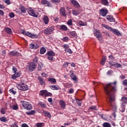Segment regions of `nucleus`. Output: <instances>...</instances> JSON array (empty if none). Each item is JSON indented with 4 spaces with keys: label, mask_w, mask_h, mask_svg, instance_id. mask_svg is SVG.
<instances>
[{
    "label": "nucleus",
    "mask_w": 127,
    "mask_h": 127,
    "mask_svg": "<svg viewBox=\"0 0 127 127\" xmlns=\"http://www.w3.org/2000/svg\"><path fill=\"white\" fill-rule=\"evenodd\" d=\"M116 84L117 82L115 81L113 83H109L106 84L104 86V93H105L107 97H106V99L109 100L107 102L110 103V105H111V107L114 111H116L117 107L116 105H113L112 102H114L115 99V95L114 94L116 93Z\"/></svg>",
    "instance_id": "1"
},
{
    "label": "nucleus",
    "mask_w": 127,
    "mask_h": 127,
    "mask_svg": "<svg viewBox=\"0 0 127 127\" xmlns=\"http://www.w3.org/2000/svg\"><path fill=\"white\" fill-rule=\"evenodd\" d=\"M54 30H55V26H51L45 29L44 31V34H45V35L49 36L52 34Z\"/></svg>",
    "instance_id": "2"
},
{
    "label": "nucleus",
    "mask_w": 127,
    "mask_h": 127,
    "mask_svg": "<svg viewBox=\"0 0 127 127\" xmlns=\"http://www.w3.org/2000/svg\"><path fill=\"white\" fill-rule=\"evenodd\" d=\"M22 107H23L24 109L30 110L32 109V106L31 103L30 102H28L25 101H21Z\"/></svg>",
    "instance_id": "3"
},
{
    "label": "nucleus",
    "mask_w": 127,
    "mask_h": 127,
    "mask_svg": "<svg viewBox=\"0 0 127 127\" xmlns=\"http://www.w3.org/2000/svg\"><path fill=\"white\" fill-rule=\"evenodd\" d=\"M16 88H17L18 89L21 90L22 91H25L26 90H28L29 89L28 85H25L24 83L23 84L16 83Z\"/></svg>",
    "instance_id": "4"
},
{
    "label": "nucleus",
    "mask_w": 127,
    "mask_h": 127,
    "mask_svg": "<svg viewBox=\"0 0 127 127\" xmlns=\"http://www.w3.org/2000/svg\"><path fill=\"white\" fill-rule=\"evenodd\" d=\"M37 64H35L34 62L29 63V65L27 66L26 68L28 69L29 71L32 72L35 70L36 66H37Z\"/></svg>",
    "instance_id": "5"
},
{
    "label": "nucleus",
    "mask_w": 127,
    "mask_h": 127,
    "mask_svg": "<svg viewBox=\"0 0 127 127\" xmlns=\"http://www.w3.org/2000/svg\"><path fill=\"white\" fill-rule=\"evenodd\" d=\"M39 95L46 98L47 97H52V93L49 92L46 90H41L39 93Z\"/></svg>",
    "instance_id": "6"
},
{
    "label": "nucleus",
    "mask_w": 127,
    "mask_h": 127,
    "mask_svg": "<svg viewBox=\"0 0 127 127\" xmlns=\"http://www.w3.org/2000/svg\"><path fill=\"white\" fill-rule=\"evenodd\" d=\"M46 55L47 56V59L49 61H54V57L56 56V53L53 51H48Z\"/></svg>",
    "instance_id": "7"
},
{
    "label": "nucleus",
    "mask_w": 127,
    "mask_h": 127,
    "mask_svg": "<svg viewBox=\"0 0 127 127\" xmlns=\"http://www.w3.org/2000/svg\"><path fill=\"white\" fill-rule=\"evenodd\" d=\"M22 34H23L24 35H26L27 37H30V38H38V36L36 34H32L31 33H30L29 32H25L24 31H23L22 32Z\"/></svg>",
    "instance_id": "8"
},
{
    "label": "nucleus",
    "mask_w": 127,
    "mask_h": 127,
    "mask_svg": "<svg viewBox=\"0 0 127 127\" xmlns=\"http://www.w3.org/2000/svg\"><path fill=\"white\" fill-rule=\"evenodd\" d=\"M108 14V10L105 7L102 8L100 9V14L102 15V16L105 17L107 14Z\"/></svg>",
    "instance_id": "9"
},
{
    "label": "nucleus",
    "mask_w": 127,
    "mask_h": 127,
    "mask_svg": "<svg viewBox=\"0 0 127 127\" xmlns=\"http://www.w3.org/2000/svg\"><path fill=\"white\" fill-rule=\"evenodd\" d=\"M19 53L15 50H13L8 53L9 56L11 57H19Z\"/></svg>",
    "instance_id": "10"
},
{
    "label": "nucleus",
    "mask_w": 127,
    "mask_h": 127,
    "mask_svg": "<svg viewBox=\"0 0 127 127\" xmlns=\"http://www.w3.org/2000/svg\"><path fill=\"white\" fill-rule=\"evenodd\" d=\"M27 12H28L29 15L32 16H34L35 18L38 17V15L35 14L34 10H33V9H32V8H29L28 11H27Z\"/></svg>",
    "instance_id": "11"
},
{
    "label": "nucleus",
    "mask_w": 127,
    "mask_h": 127,
    "mask_svg": "<svg viewBox=\"0 0 127 127\" xmlns=\"http://www.w3.org/2000/svg\"><path fill=\"white\" fill-rule=\"evenodd\" d=\"M41 3L44 5H47V7H52V4L50 1H47V0H42Z\"/></svg>",
    "instance_id": "12"
},
{
    "label": "nucleus",
    "mask_w": 127,
    "mask_h": 127,
    "mask_svg": "<svg viewBox=\"0 0 127 127\" xmlns=\"http://www.w3.org/2000/svg\"><path fill=\"white\" fill-rule=\"evenodd\" d=\"M14 74H12V76L11 77V78L12 79H16L17 78H19L21 76V73L20 71H18L17 72H14Z\"/></svg>",
    "instance_id": "13"
},
{
    "label": "nucleus",
    "mask_w": 127,
    "mask_h": 127,
    "mask_svg": "<svg viewBox=\"0 0 127 127\" xmlns=\"http://www.w3.org/2000/svg\"><path fill=\"white\" fill-rule=\"evenodd\" d=\"M70 3L73 5L76 8H79L80 7V5L79 2L75 0H70Z\"/></svg>",
    "instance_id": "14"
},
{
    "label": "nucleus",
    "mask_w": 127,
    "mask_h": 127,
    "mask_svg": "<svg viewBox=\"0 0 127 127\" xmlns=\"http://www.w3.org/2000/svg\"><path fill=\"white\" fill-rule=\"evenodd\" d=\"M110 31H111V32H112L115 35H117L118 36H121L122 35L121 33H120V32L119 31V30H117V29H113L110 30Z\"/></svg>",
    "instance_id": "15"
},
{
    "label": "nucleus",
    "mask_w": 127,
    "mask_h": 127,
    "mask_svg": "<svg viewBox=\"0 0 127 127\" xmlns=\"http://www.w3.org/2000/svg\"><path fill=\"white\" fill-rule=\"evenodd\" d=\"M94 36L95 37H96L97 38H98L99 41H102V34L101 33H100L99 32H96L95 33H94Z\"/></svg>",
    "instance_id": "16"
},
{
    "label": "nucleus",
    "mask_w": 127,
    "mask_h": 127,
    "mask_svg": "<svg viewBox=\"0 0 127 127\" xmlns=\"http://www.w3.org/2000/svg\"><path fill=\"white\" fill-rule=\"evenodd\" d=\"M39 45H38L37 44H30V48L31 49H33V50H36L37 49H39Z\"/></svg>",
    "instance_id": "17"
},
{
    "label": "nucleus",
    "mask_w": 127,
    "mask_h": 127,
    "mask_svg": "<svg viewBox=\"0 0 127 127\" xmlns=\"http://www.w3.org/2000/svg\"><path fill=\"white\" fill-rule=\"evenodd\" d=\"M60 14L64 17H66L67 16V14L66 13V10H65L64 8L61 7V9L60 10Z\"/></svg>",
    "instance_id": "18"
},
{
    "label": "nucleus",
    "mask_w": 127,
    "mask_h": 127,
    "mask_svg": "<svg viewBox=\"0 0 127 127\" xmlns=\"http://www.w3.org/2000/svg\"><path fill=\"white\" fill-rule=\"evenodd\" d=\"M70 77L71 79L75 82V83H77L78 78L74 73H71V74H70Z\"/></svg>",
    "instance_id": "19"
},
{
    "label": "nucleus",
    "mask_w": 127,
    "mask_h": 127,
    "mask_svg": "<svg viewBox=\"0 0 127 127\" xmlns=\"http://www.w3.org/2000/svg\"><path fill=\"white\" fill-rule=\"evenodd\" d=\"M106 19L109 20V22H115V18L112 15H107L106 16Z\"/></svg>",
    "instance_id": "20"
},
{
    "label": "nucleus",
    "mask_w": 127,
    "mask_h": 127,
    "mask_svg": "<svg viewBox=\"0 0 127 127\" xmlns=\"http://www.w3.org/2000/svg\"><path fill=\"white\" fill-rule=\"evenodd\" d=\"M43 21L45 24H48L49 22H50V20L49 19V17L47 15L44 16Z\"/></svg>",
    "instance_id": "21"
},
{
    "label": "nucleus",
    "mask_w": 127,
    "mask_h": 127,
    "mask_svg": "<svg viewBox=\"0 0 127 127\" xmlns=\"http://www.w3.org/2000/svg\"><path fill=\"white\" fill-rule=\"evenodd\" d=\"M59 103H60V106H61L62 109H64L66 107V103L63 100H60Z\"/></svg>",
    "instance_id": "22"
},
{
    "label": "nucleus",
    "mask_w": 127,
    "mask_h": 127,
    "mask_svg": "<svg viewBox=\"0 0 127 127\" xmlns=\"http://www.w3.org/2000/svg\"><path fill=\"white\" fill-rule=\"evenodd\" d=\"M43 114L45 115V117H47L48 118H49V119H51V118H52V115H51V114L47 111L43 110Z\"/></svg>",
    "instance_id": "23"
},
{
    "label": "nucleus",
    "mask_w": 127,
    "mask_h": 127,
    "mask_svg": "<svg viewBox=\"0 0 127 127\" xmlns=\"http://www.w3.org/2000/svg\"><path fill=\"white\" fill-rule=\"evenodd\" d=\"M60 30L66 31L68 30V27L65 25H60Z\"/></svg>",
    "instance_id": "24"
},
{
    "label": "nucleus",
    "mask_w": 127,
    "mask_h": 127,
    "mask_svg": "<svg viewBox=\"0 0 127 127\" xmlns=\"http://www.w3.org/2000/svg\"><path fill=\"white\" fill-rule=\"evenodd\" d=\"M38 80H39V82L40 83V85H43L45 84V81L44 80V79L42 77H38Z\"/></svg>",
    "instance_id": "25"
},
{
    "label": "nucleus",
    "mask_w": 127,
    "mask_h": 127,
    "mask_svg": "<svg viewBox=\"0 0 127 127\" xmlns=\"http://www.w3.org/2000/svg\"><path fill=\"white\" fill-rule=\"evenodd\" d=\"M19 9L21 10V12L23 14H25L26 13L27 9L26 7H24V6L23 5H20L19 6Z\"/></svg>",
    "instance_id": "26"
},
{
    "label": "nucleus",
    "mask_w": 127,
    "mask_h": 127,
    "mask_svg": "<svg viewBox=\"0 0 127 127\" xmlns=\"http://www.w3.org/2000/svg\"><path fill=\"white\" fill-rule=\"evenodd\" d=\"M50 88L51 90H59L60 89V88L59 86L58 85H53L52 86H50Z\"/></svg>",
    "instance_id": "27"
},
{
    "label": "nucleus",
    "mask_w": 127,
    "mask_h": 127,
    "mask_svg": "<svg viewBox=\"0 0 127 127\" xmlns=\"http://www.w3.org/2000/svg\"><path fill=\"white\" fill-rule=\"evenodd\" d=\"M102 26L104 28H106V29H107L108 30H109V31L113 29L112 27H111V26H109L107 25H106L105 24H102Z\"/></svg>",
    "instance_id": "28"
},
{
    "label": "nucleus",
    "mask_w": 127,
    "mask_h": 127,
    "mask_svg": "<svg viewBox=\"0 0 127 127\" xmlns=\"http://www.w3.org/2000/svg\"><path fill=\"white\" fill-rule=\"evenodd\" d=\"M5 32L8 33V34H12V30L9 27H6L4 29Z\"/></svg>",
    "instance_id": "29"
},
{
    "label": "nucleus",
    "mask_w": 127,
    "mask_h": 127,
    "mask_svg": "<svg viewBox=\"0 0 127 127\" xmlns=\"http://www.w3.org/2000/svg\"><path fill=\"white\" fill-rule=\"evenodd\" d=\"M48 81L51 82V84H54L56 83V79L55 78H49Z\"/></svg>",
    "instance_id": "30"
},
{
    "label": "nucleus",
    "mask_w": 127,
    "mask_h": 127,
    "mask_svg": "<svg viewBox=\"0 0 127 127\" xmlns=\"http://www.w3.org/2000/svg\"><path fill=\"white\" fill-rule=\"evenodd\" d=\"M46 52V49H45L44 47H42L40 49V54L43 55L45 54V53Z\"/></svg>",
    "instance_id": "31"
},
{
    "label": "nucleus",
    "mask_w": 127,
    "mask_h": 127,
    "mask_svg": "<svg viewBox=\"0 0 127 127\" xmlns=\"http://www.w3.org/2000/svg\"><path fill=\"white\" fill-rule=\"evenodd\" d=\"M106 61H107V58L105 56L102 57V60L101 61V62H100V64L102 65H105V63Z\"/></svg>",
    "instance_id": "32"
},
{
    "label": "nucleus",
    "mask_w": 127,
    "mask_h": 127,
    "mask_svg": "<svg viewBox=\"0 0 127 127\" xmlns=\"http://www.w3.org/2000/svg\"><path fill=\"white\" fill-rule=\"evenodd\" d=\"M35 113H36V111L35 110H32L31 111L27 112L26 113V115L29 116L34 115V114Z\"/></svg>",
    "instance_id": "33"
},
{
    "label": "nucleus",
    "mask_w": 127,
    "mask_h": 127,
    "mask_svg": "<svg viewBox=\"0 0 127 127\" xmlns=\"http://www.w3.org/2000/svg\"><path fill=\"white\" fill-rule=\"evenodd\" d=\"M72 14L74 15H78L80 14V12L78 10H72Z\"/></svg>",
    "instance_id": "34"
},
{
    "label": "nucleus",
    "mask_w": 127,
    "mask_h": 127,
    "mask_svg": "<svg viewBox=\"0 0 127 127\" xmlns=\"http://www.w3.org/2000/svg\"><path fill=\"white\" fill-rule=\"evenodd\" d=\"M112 66H114L115 67H117V68H120L122 67V64H119V63H116V64H113L112 65Z\"/></svg>",
    "instance_id": "35"
},
{
    "label": "nucleus",
    "mask_w": 127,
    "mask_h": 127,
    "mask_svg": "<svg viewBox=\"0 0 127 127\" xmlns=\"http://www.w3.org/2000/svg\"><path fill=\"white\" fill-rule=\"evenodd\" d=\"M61 40L64 42H68L69 41V38L68 37L65 36L63 38H61Z\"/></svg>",
    "instance_id": "36"
},
{
    "label": "nucleus",
    "mask_w": 127,
    "mask_h": 127,
    "mask_svg": "<svg viewBox=\"0 0 127 127\" xmlns=\"http://www.w3.org/2000/svg\"><path fill=\"white\" fill-rule=\"evenodd\" d=\"M78 25L82 26H87V23L85 22H83L82 21H79V22H78Z\"/></svg>",
    "instance_id": "37"
},
{
    "label": "nucleus",
    "mask_w": 127,
    "mask_h": 127,
    "mask_svg": "<svg viewBox=\"0 0 127 127\" xmlns=\"http://www.w3.org/2000/svg\"><path fill=\"white\" fill-rule=\"evenodd\" d=\"M0 121L1 122H7V119H6V117H1L0 118Z\"/></svg>",
    "instance_id": "38"
},
{
    "label": "nucleus",
    "mask_w": 127,
    "mask_h": 127,
    "mask_svg": "<svg viewBox=\"0 0 127 127\" xmlns=\"http://www.w3.org/2000/svg\"><path fill=\"white\" fill-rule=\"evenodd\" d=\"M38 60H39V58H38L37 57H35L33 59V62H32V63H34V64H38Z\"/></svg>",
    "instance_id": "39"
},
{
    "label": "nucleus",
    "mask_w": 127,
    "mask_h": 127,
    "mask_svg": "<svg viewBox=\"0 0 127 127\" xmlns=\"http://www.w3.org/2000/svg\"><path fill=\"white\" fill-rule=\"evenodd\" d=\"M45 124L44 123H38L36 124V127H43Z\"/></svg>",
    "instance_id": "40"
},
{
    "label": "nucleus",
    "mask_w": 127,
    "mask_h": 127,
    "mask_svg": "<svg viewBox=\"0 0 127 127\" xmlns=\"http://www.w3.org/2000/svg\"><path fill=\"white\" fill-rule=\"evenodd\" d=\"M121 101H122L123 103H127V97H122V99H121Z\"/></svg>",
    "instance_id": "41"
},
{
    "label": "nucleus",
    "mask_w": 127,
    "mask_h": 127,
    "mask_svg": "<svg viewBox=\"0 0 127 127\" xmlns=\"http://www.w3.org/2000/svg\"><path fill=\"white\" fill-rule=\"evenodd\" d=\"M102 126H103V127H111L110 124L107 122L104 123Z\"/></svg>",
    "instance_id": "42"
},
{
    "label": "nucleus",
    "mask_w": 127,
    "mask_h": 127,
    "mask_svg": "<svg viewBox=\"0 0 127 127\" xmlns=\"http://www.w3.org/2000/svg\"><path fill=\"white\" fill-rule=\"evenodd\" d=\"M69 34L74 37H77V33H76L75 31L71 32L69 33Z\"/></svg>",
    "instance_id": "43"
},
{
    "label": "nucleus",
    "mask_w": 127,
    "mask_h": 127,
    "mask_svg": "<svg viewBox=\"0 0 127 127\" xmlns=\"http://www.w3.org/2000/svg\"><path fill=\"white\" fill-rule=\"evenodd\" d=\"M0 113H1V114L4 115L6 114V110L4 108H2L1 109V110H0Z\"/></svg>",
    "instance_id": "44"
},
{
    "label": "nucleus",
    "mask_w": 127,
    "mask_h": 127,
    "mask_svg": "<svg viewBox=\"0 0 127 127\" xmlns=\"http://www.w3.org/2000/svg\"><path fill=\"white\" fill-rule=\"evenodd\" d=\"M101 2L104 5H108V0H101Z\"/></svg>",
    "instance_id": "45"
},
{
    "label": "nucleus",
    "mask_w": 127,
    "mask_h": 127,
    "mask_svg": "<svg viewBox=\"0 0 127 127\" xmlns=\"http://www.w3.org/2000/svg\"><path fill=\"white\" fill-rule=\"evenodd\" d=\"M65 51V53H67L69 54H72V51L70 49H66V50H64Z\"/></svg>",
    "instance_id": "46"
},
{
    "label": "nucleus",
    "mask_w": 127,
    "mask_h": 127,
    "mask_svg": "<svg viewBox=\"0 0 127 127\" xmlns=\"http://www.w3.org/2000/svg\"><path fill=\"white\" fill-rule=\"evenodd\" d=\"M63 47L64 49V50H67V49H70L69 48V45L68 44H64L63 45Z\"/></svg>",
    "instance_id": "47"
},
{
    "label": "nucleus",
    "mask_w": 127,
    "mask_h": 127,
    "mask_svg": "<svg viewBox=\"0 0 127 127\" xmlns=\"http://www.w3.org/2000/svg\"><path fill=\"white\" fill-rule=\"evenodd\" d=\"M89 109H90V110H96V111H98V109L96 108V106H92L89 107Z\"/></svg>",
    "instance_id": "48"
},
{
    "label": "nucleus",
    "mask_w": 127,
    "mask_h": 127,
    "mask_svg": "<svg viewBox=\"0 0 127 127\" xmlns=\"http://www.w3.org/2000/svg\"><path fill=\"white\" fill-rule=\"evenodd\" d=\"M9 91H10V93L11 94H12L13 95H15L16 93H17V92L14 91L13 89H10V90H9Z\"/></svg>",
    "instance_id": "49"
},
{
    "label": "nucleus",
    "mask_w": 127,
    "mask_h": 127,
    "mask_svg": "<svg viewBox=\"0 0 127 127\" xmlns=\"http://www.w3.org/2000/svg\"><path fill=\"white\" fill-rule=\"evenodd\" d=\"M75 100L76 101V103H77V105L79 106H81V103L80 102V100L78 99L77 98H75Z\"/></svg>",
    "instance_id": "50"
},
{
    "label": "nucleus",
    "mask_w": 127,
    "mask_h": 127,
    "mask_svg": "<svg viewBox=\"0 0 127 127\" xmlns=\"http://www.w3.org/2000/svg\"><path fill=\"white\" fill-rule=\"evenodd\" d=\"M70 63H68V62H65L64 63L63 66L64 67L66 68V67L68 66V64H70Z\"/></svg>",
    "instance_id": "51"
},
{
    "label": "nucleus",
    "mask_w": 127,
    "mask_h": 127,
    "mask_svg": "<svg viewBox=\"0 0 127 127\" xmlns=\"http://www.w3.org/2000/svg\"><path fill=\"white\" fill-rule=\"evenodd\" d=\"M39 105L41 107L46 108L47 107V105H45L44 103H40Z\"/></svg>",
    "instance_id": "52"
},
{
    "label": "nucleus",
    "mask_w": 127,
    "mask_h": 127,
    "mask_svg": "<svg viewBox=\"0 0 127 127\" xmlns=\"http://www.w3.org/2000/svg\"><path fill=\"white\" fill-rule=\"evenodd\" d=\"M67 24L69 26H72V19H69L68 21H67Z\"/></svg>",
    "instance_id": "53"
},
{
    "label": "nucleus",
    "mask_w": 127,
    "mask_h": 127,
    "mask_svg": "<svg viewBox=\"0 0 127 127\" xmlns=\"http://www.w3.org/2000/svg\"><path fill=\"white\" fill-rule=\"evenodd\" d=\"M9 16L10 18H14L15 17V14L13 12H10L9 13Z\"/></svg>",
    "instance_id": "54"
},
{
    "label": "nucleus",
    "mask_w": 127,
    "mask_h": 127,
    "mask_svg": "<svg viewBox=\"0 0 127 127\" xmlns=\"http://www.w3.org/2000/svg\"><path fill=\"white\" fill-rule=\"evenodd\" d=\"M123 85L125 86H127V79H125L124 81H123Z\"/></svg>",
    "instance_id": "55"
},
{
    "label": "nucleus",
    "mask_w": 127,
    "mask_h": 127,
    "mask_svg": "<svg viewBox=\"0 0 127 127\" xmlns=\"http://www.w3.org/2000/svg\"><path fill=\"white\" fill-rule=\"evenodd\" d=\"M12 70L13 73H16L17 71V68H16L14 66L12 67Z\"/></svg>",
    "instance_id": "56"
},
{
    "label": "nucleus",
    "mask_w": 127,
    "mask_h": 127,
    "mask_svg": "<svg viewBox=\"0 0 127 127\" xmlns=\"http://www.w3.org/2000/svg\"><path fill=\"white\" fill-rule=\"evenodd\" d=\"M73 93H74V89L72 88L69 89L68 93L69 94H73Z\"/></svg>",
    "instance_id": "57"
},
{
    "label": "nucleus",
    "mask_w": 127,
    "mask_h": 127,
    "mask_svg": "<svg viewBox=\"0 0 127 127\" xmlns=\"http://www.w3.org/2000/svg\"><path fill=\"white\" fill-rule=\"evenodd\" d=\"M4 2L7 5L10 4V0H6L4 1Z\"/></svg>",
    "instance_id": "58"
},
{
    "label": "nucleus",
    "mask_w": 127,
    "mask_h": 127,
    "mask_svg": "<svg viewBox=\"0 0 127 127\" xmlns=\"http://www.w3.org/2000/svg\"><path fill=\"white\" fill-rule=\"evenodd\" d=\"M12 109L14 110H17L18 109L17 105H14L13 106Z\"/></svg>",
    "instance_id": "59"
},
{
    "label": "nucleus",
    "mask_w": 127,
    "mask_h": 127,
    "mask_svg": "<svg viewBox=\"0 0 127 127\" xmlns=\"http://www.w3.org/2000/svg\"><path fill=\"white\" fill-rule=\"evenodd\" d=\"M4 15V11H3L2 10H0V15H1V16H3Z\"/></svg>",
    "instance_id": "60"
},
{
    "label": "nucleus",
    "mask_w": 127,
    "mask_h": 127,
    "mask_svg": "<svg viewBox=\"0 0 127 127\" xmlns=\"http://www.w3.org/2000/svg\"><path fill=\"white\" fill-rule=\"evenodd\" d=\"M6 50H2V51H1V54L3 56H4L6 55Z\"/></svg>",
    "instance_id": "61"
},
{
    "label": "nucleus",
    "mask_w": 127,
    "mask_h": 127,
    "mask_svg": "<svg viewBox=\"0 0 127 127\" xmlns=\"http://www.w3.org/2000/svg\"><path fill=\"white\" fill-rule=\"evenodd\" d=\"M109 59H110V60H111L112 61H114V57L113 56L111 55V56H109Z\"/></svg>",
    "instance_id": "62"
},
{
    "label": "nucleus",
    "mask_w": 127,
    "mask_h": 127,
    "mask_svg": "<svg viewBox=\"0 0 127 127\" xmlns=\"http://www.w3.org/2000/svg\"><path fill=\"white\" fill-rule=\"evenodd\" d=\"M120 78L122 80L125 79L126 78V76L124 75H122V76H120Z\"/></svg>",
    "instance_id": "63"
},
{
    "label": "nucleus",
    "mask_w": 127,
    "mask_h": 127,
    "mask_svg": "<svg viewBox=\"0 0 127 127\" xmlns=\"http://www.w3.org/2000/svg\"><path fill=\"white\" fill-rule=\"evenodd\" d=\"M21 127H29L27 124H23L21 125Z\"/></svg>",
    "instance_id": "64"
}]
</instances>
